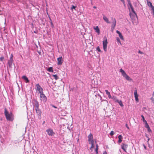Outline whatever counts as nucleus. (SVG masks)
I'll use <instances>...</instances> for the list:
<instances>
[{"mask_svg": "<svg viewBox=\"0 0 154 154\" xmlns=\"http://www.w3.org/2000/svg\"><path fill=\"white\" fill-rule=\"evenodd\" d=\"M129 7L130 8H131V11L133 13H135V12L134 10V8L133 6L132 5V4L129 5Z\"/></svg>", "mask_w": 154, "mask_h": 154, "instance_id": "23", "label": "nucleus"}, {"mask_svg": "<svg viewBox=\"0 0 154 154\" xmlns=\"http://www.w3.org/2000/svg\"><path fill=\"white\" fill-rule=\"evenodd\" d=\"M1 11V10H0V12Z\"/></svg>", "mask_w": 154, "mask_h": 154, "instance_id": "61", "label": "nucleus"}, {"mask_svg": "<svg viewBox=\"0 0 154 154\" xmlns=\"http://www.w3.org/2000/svg\"><path fill=\"white\" fill-rule=\"evenodd\" d=\"M103 154H107V153L106 152H104V153H103Z\"/></svg>", "mask_w": 154, "mask_h": 154, "instance_id": "53", "label": "nucleus"}, {"mask_svg": "<svg viewBox=\"0 0 154 154\" xmlns=\"http://www.w3.org/2000/svg\"><path fill=\"white\" fill-rule=\"evenodd\" d=\"M37 90L38 89V84H37L36 85Z\"/></svg>", "mask_w": 154, "mask_h": 154, "instance_id": "51", "label": "nucleus"}, {"mask_svg": "<svg viewBox=\"0 0 154 154\" xmlns=\"http://www.w3.org/2000/svg\"><path fill=\"white\" fill-rule=\"evenodd\" d=\"M152 95H153V96L154 97V92H153V94H152Z\"/></svg>", "mask_w": 154, "mask_h": 154, "instance_id": "56", "label": "nucleus"}, {"mask_svg": "<svg viewBox=\"0 0 154 154\" xmlns=\"http://www.w3.org/2000/svg\"><path fill=\"white\" fill-rule=\"evenodd\" d=\"M135 98L136 101L137 102H138L139 100L138 97H135Z\"/></svg>", "mask_w": 154, "mask_h": 154, "instance_id": "47", "label": "nucleus"}, {"mask_svg": "<svg viewBox=\"0 0 154 154\" xmlns=\"http://www.w3.org/2000/svg\"><path fill=\"white\" fill-rule=\"evenodd\" d=\"M91 1V2L92 1V0H90Z\"/></svg>", "mask_w": 154, "mask_h": 154, "instance_id": "60", "label": "nucleus"}, {"mask_svg": "<svg viewBox=\"0 0 154 154\" xmlns=\"http://www.w3.org/2000/svg\"><path fill=\"white\" fill-rule=\"evenodd\" d=\"M98 96L100 97V100H101V102H102L103 100H102V97L100 95V94L98 95Z\"/></svg>", "mask_w": 154, "mask_h": 154, "instance_id": "45", "label": "nucleus"}, {"mask_svg": "<svg viewBox=\"0 0 154 154\" xmlns=\"http://www.w3.org/2000/svg\"><path fill=\"white\" fill-rule=\"evenodd\" d=\"M41 53L40 52H39V55Z\"/></svg>", "mask_w": 154, "mask_h": 154, "instance_id": "58", "label": "nucleus"}, {"mask_svg": "<svg viewBox=\"0 0 154 154\" xmlns=\"http://www.w3.org/2000/svg\"><path fill=\"white\" fill-rule=\"evenodd\" d=\"M115 27L111 26V29L112 32H113V30H114V29H115Z\"/></svg>", "mask_w": 154, "mask_h": 154, "instance_id": "41", "label": "nucleus"}, {"mask_svg": "<svg viewBox=\"0 0 154 154\" xmlns=\"http://www.w3.org/2000/svg\"><path fill=\"white\" fill-rule=\"evenodd\" d=\"M151 8V14H154V7L153 6L152 7H150Z\"/></svg>", "mask_w": 154, "mask_h": 154, "instance_id": "31", "label": "nucleus"}, {"mask_svg": "<svg viewBox=\"0 0 154 154\" xmlns=\"http://www.w3.org/2000/svg\"><path fill=\"white\" fill-rule=\"evenodd\" d=\"M50 23L51 24V27H52V28H54V26L53 24V23H52V22H50Z\"/></svg>", "mask_w": 154, "mask_h": 154, "instance_id": "36", "label": "nucleus"}, {"mask_svg": "<svg viewBox=\"0 0 154 154\" xmlns=\"http://www.w3.org/2000/svg\"><path fill=\"white\" fill-rule=\"evenodd\" d=\"M121 0V1L122 2H124V1H124V0Z\"/></svg>", "mask_w": 154, "mask_h": 154, "instance_id": "55", "label": "nucleus"}, {"mask_svg": "<svg viewBox=\"0 0 154 154\" xmlns=\"http://www.w3.org/2000/svg\"><path fill=\"white\" fill-rule=\"evenodd\" d=\"M94 29H95L96 32L99 34L100 33V30L99 28L97 26L96 27H94Z\"/></svg>", "mask_w": 154, "mask_h": 154, "instance_id": "19", "label": "nucleus"}, {"mask_svg": "<svg viewBox=\"0 0 154 154\" xmlns=\"http://www.w3.org/2000/svg\"><path fill=\"white\" fill-rule=\"evenodd\" d=\"M116 32L119 34V37L120 38L122 39V40H123L124 39V38H123V36L122 35V33H121V32L118 31V30H116Z\"/></svg>", "mask_w": 154, "mask_h": 154, "instance_id": "16", "label": "nucleus"}, {"mask_svg": "<svg viewBox=\"0 0 154 154\" xmlns=\"http://www.w3.org/2000/svg\"><path fill=\"white\" fill-rule=\"evenodd\" d=\"M52 76L56 80L59 79V78L57 76V75H53Z\"/></svg>", "mask_w": 154, "mask_h": 154, "instance_id": "28", "label": "nucleus"}, {"mask_svg": "<svg viewBox=\"0 0 154 154\" xmlns=\"http://www.w3.org/2000/svg\"><path fill=\"white\" fill-rule=\"evenodd\" d=\"M138 53L141 54H144L143 52L140 51V50H139V51H138Z\"/></svg>", "mask_w": 154, "mask_h": 154, "instance_id": "44", "label": "nucleus"}, {"mask_svg": "<svg viewBox=\"0 0 154 154\" xmlns=\"http://www.w3.org/2000/svg\"><path fill=\"white\" fill-rule=\"evenodd\" d=\"M150 99L151 100H152V103H153L154 104V98L153 97H152L151 98H150Z\"/></svg>", "mask_w": 154, "mask_h": 154, "instance_id": "42", "label": "nucleus"}, {"mask_svg": "<svg viewBox=\"0 0 154 154\" xmlns=\"http://www.w3.org/2000/svg\"><path fill=\"white\" fill-rule=\"evenodd\" d=\"M120 71L122 73V76H123L125 74H126V73L125 72V71L123 70L122 69H120Z\"/></svg>", "mask_w": 154, "mask_h": 154, "instance_id": "25", "label": "nucleus"}, {"mask_svg": "<svg viewBox=\"0 0 154 154\" xmlns=\"http://www.w3.org/2000/svg\"><path fill=\"white\" fill-rule=\"evenodd\" d=\"M39 114H40V110H39Z\"/></svg>", "mask_w": 154, "mask_h": 154, "instance_id": "59", "label": "nucleus"}, {"mask_svg": "<svg viewBox=\"0 0 154 154\" xmlns=\"http://www.w3.org/2000/svg\"><path fill=\"white\" fill-rule=\"evenodd\" d=\"M103 19L105 22L107 23H110V22L109 21L108 18L105 16L104 14H103Z\"/></svg>", "mask_w": 154, "mask_h": 154, "instance_id": "15", "label": "nucleus"}, {"mask_svg": "<svg viewBox=\"0 0 154 154\" xmlns=\"http://www.w3.org/2000/svg\"><path fill=\"white\" fill-rule=\"evenodd\" d=\"M45 123V122L44 121L43 122L42 124L43 125L44 123Z\"/></svg>", "mask_w": 154, "mask_h": 154, "instance_id": "54", "label": "nucleus"}, {"mask_svg": "<svg viewBox=\"0 0 154 154\" xmlns=\"http://www.w3.org/2000/svg\"><path fill=\"white\" fill-rule=\"evenodd\" d=\"M143 146L144 147V148L145 149H146V146H145V145L144 144H143Z\"/></svg>", "mask_w": 154, "mask_h": 154, "instance_id": "50", "label": "nucleus"}, {"mask_svg": "<svg viewBox=\"0 0 154 154\" xmlns=\"http://www.w3.org/2000/svg\"><path fill=\"white\" fill-rule=\"evenodd\" d=\"M88 141L89 142H91L92 140H94L93 137V135L91 134V133H90V134L88 136Z\"/></svg>", "mask_w": 154, "mask_h": 154, "instance_id": "10", "label": "nucleus"}, {"mask_svg": "<svg viewBox=\"0 0 154 154\" xmlns=\"http://www.w3.org/2000/svg\"><path fill=\"white\" fill-rule=\"evenodd\" d=\"M51 106H52V107L55 108H57V107L55 106L54 105H52Z\"/></svg>", "mask_w": 154, "mask_h": 154, "instance_id": "49", "label": "nucleus"}, {"mask_svg": "<svg viewBox=\"0 0 154 154\" xmlns=\"http://www.w3.org/2000/svg\"><path fill=\"white\" fill-rule=\"evenodd\" d=\"M89 143L90 144H91V146L90 148V149H91V148H94V141L92 140L91 142H89Z\"/></svg>", "mask_w": 154, "mask_h": 154, "instance_id": "21", "label": "nucleus"}, {"mask_svg": "<svg viewBox=\"0 0 154 154\" xmlns=\"http://www.w3.org/2000/svg\"><path fill=\"white\" fill-rule=\"evenodd\" d=\"M103 39V48L104 51H107V47L108 43L106 37H104Z\"/></svg>", "mask_w": 154, "mask_h": 154, "instance_id": "3", "label": "nucleus"}, {"mask_svg": "<svg viewBox=\"0 0 154 154\" xmlns=\"http://www.w3.org/2000/svg\"><path fill=\"white\" fill-rule=\"evenodd\" d=\"M123 77L125 78L126 80L129 81H132V79H131L128 75L126 73L124 75Z\"/></svg>", "mask_w": 154, "mask_h": 154, "instance_id": "12", "label": "nucleus"}, {"mask_svg": "<svg viewBox=\"0 0 154 154\" xmlns=\"http://www.w3.org/2000/svg\"><path fill=\"white\" fill-rule=\"evenodd\" d=\"M122 2L123 3L124 5V6L125 7H126V4H125V1Z\"/></svg>", "mask_w": 154, "mask_h": 154, "instance_id": "48", "label": "nucleus"}, {"mask_svg": "<svg viewBox=\"0 0 154 154\" xmlns=\"http://www.w3.org/2000/svg\"><path fill=\"white\" fill-rule=\"evenodd\" d=\"M49 20H50V22H52V20L51 19V18L50 17H49Z\"/></svg>", "mask_w": 154, "mask_h": 154, "instance_id": "52", "label": "nucleus"}, {"mask_svg": "<svg viewBox=\"0 0 154 154\" xmlns=\"http://www.w3.org/2000/svg\"><path fill=\"white\" fill-rule=\"evenodd\" d=\"M128 145L126 143H122V144L121 145V148L124 150V151L126 152V149L128 147Z\"/></svg>", "mask_w": 154, "mask_h": 154, "instance_id": "7", "label": "nucleus"}, {"mask_svg": "<svg viewBox=\"0 0 154 154\" xmlns=\"http://www.w3.org/2000/svg\"><path fill=\"white\" fill-rule=\"evenodd\" d=\"M4 114L7 121L12 122L14 120V115L12 112H9L6 108H5Z\"/></svg>", "mask_w": 154, "mask_h": 154, "instance_id": "1", "label": "nucleus"}, {"mask_svg": "<svg viewBox=\"0 0 154 154\" xmlns=\"http://www.w3.org/2000/svg\"><path fill=\"white\" fill-rule=\"evenodd\" d=\"M47 70L48 71L50 72H53V70L52 67H51L48 68L47 69Z\"/></svg>", "mask_w": 154, "mask_h": 154, "instance_id": "24", "label": "nucleus"}, {"mask_svg": "<svg viewBox=\"0 0 154 154\" xmlns=\"http://www.w3.org/2000/svg\"><path fill=\"white\" fill-rule=\"evenodd\" d=\"M76 7V6H74L73 5H72L71 7L70 8V9L71 10L73 11V9H74L75 10H76L75 8Z\"/></svg>", "mask_w": 154, "mask_h": 154, "instance_id": "27", "label": "nucleus"}, {"mask_svg": "<svg viewBox=\"0 0 154 154\" xmlns=\"http://www.w3.org/2000/svg\"><path fill=\"white\" fill-rule=\"evenodd\" d=\"M145 123V127L147 128L149 127V125L148 124L147 122H146Z\"/></svg>", "mask_w": 154, "mask_h": 154, "instance_id": "34", "label": "nucleus"}, {"mask_svg": "<svg viewBox=\"0 0 154 154\" xmlns=\"http://www.w3.org/2000/svg\"><path fill=\"white\" fill-rule=\"evenodd\" d=\"M22 78L26 81V83H28L29 82L28 78L26 76H23L22 77Z\"/></svg>", "mask_w": 154, "mask_h": 154, "instance_id": "20", "label": "nucleus"}, {"mask_svg": "<svg viewBox=\"0 0 154 154\" xmlns=\"http://www.w3.org/2000/svg\"><path fill=\"white\" fill-rule=\"evenodd\" d=\"M4 59V57H0V61H3Z\"/></svg>", "mask_w": 154, "mask_h": 154, "instance_id": "37", "label": "nucleus"}, {"mask_svg": "<svg viewBox=\"0 0 154 154\" xmlns=\"http://www.w3.org/2000/svg\"><path fill=\"white\" fill-rule=\"evenodd\" d=\"M46 132L50 136H52L54 135L55 133L54 132L53 130L51 129H48L46 130Z\"/></svg>", "mask_w": 154, "mask_h": 154, "instance_id": "6", "label": "nucleus"}, {"mask_svg": "<svg viewBox=\"0 0 154 154\" xmlns=\"http://www.w3.org/2000/svg\"><path fill=\"white\" fill-rule=\"evenodd\" d=\"M36 103L34 106V109H35L36 112L37 114L38 112V104L37 102H36Z\"/></svg>", "mask_w": 154, "mask_h": 154, "instance_id": "14", "label": "nucleus"}, {"mask_svg": "<svg viewBox=\"0 0 154 154\" xmlns=\"http://www.w3.org/2000/svg\"><path fill=\"white\" fill-rule=\"evenodd\" d=\"M93 8H96V7H95V6H94V7H93Z\"/></svg>", "mask_w": 154, "mask_h": 154, "instance_id": "57", "label": "nucleus"}, {"mask_svg": "<svg viewBox=\"0 0 154 154\" xmlns=\"http://www.w3.org/2000/svg\"><path fill=\"white\" fill-rule=\"evenodd\" d=\"M45 19L44 18H40L39 20V23H41L40 25L41 26L42 25H44L45 23Z\"/></svg>", "mask_w": 154, "mask_h": 154, "instance_id": "11", "label": "nucleus"}, {"mask_svg": "<svg viewBox=\"0 0 154 154\" xmlns=\"http://www.w3.org/2000/svg\"><path fill=\"white\" fill-rule=\"evenodd\" d=\"M116 40L118 42H119L120 44L121 43V41H120V40L119 39V38H118V37H117V38H116Z\"/></svg>", "mask_w": 154, "mask_h": 154, "instance_id": "40", "label": "nucleus"}, {"mask_svg": "<svg viewBox=\"0 0 154 154\" xmlns=\"http://www.w3.org/2000/svg\"><path fill=\"white\" fill-rule=\"evenodd\" d=\"M147 130H148V131L149 132H152V131L151 130V129H150V127H149L148 128H147Z\"/></svg>", "mask_w": 154, "mask_h": 154, "instance_id": "43", "label": "nucleus"}, {"mask_svg": "<svg viewBox=\"0 0 154 154\" xmlns=\"http://www.w3.org/2000/svg\"><path fill=\"white\" fill-rule=\"evenodd\" d=\"M97 51L99 52H101V51L100 48L99 46H98L97 48Z\"/></svg>", "mask_w": 154, "mask_h": 154, "instance_id": "39", "label": "nucleus"}, {"mask_svg": "<svg viewBox=\"0 0 154 154\" xmlns=\"http://www.w3.org/2000/svg\"><path fill=\"white\" fill-rule=\"evenodd\" d=\"M106 94L108 95V97L110 99L112 98V97L110 95V93L107 90H105Z\"/></svg>", "mask_w": 154, "mask_h": 154, "instance_id": "22", "label": "nucleus"}, {"mask_svg": "<svg viewBox=\"0 0 154 154\" xmlns=\"http://www.w3.org/2000/svg\"><path fill=\"white\" fill-rule=\"evenodd\" d=\"M57 64L58 65H61L63 63V60L62 57H60L57 58Z\"/></svg>", "mask_w": 154, "mask_h": 154, "instance_id": "9", "label": "nucleus"}, {"mask_svg": "<svg viewBox=\"0 0 154 154\" xmlns=\"http://www.w3.org/2000/svg\"><path fill=\"white\" fill-rule=\"evenodd\" d=\"M141 117L142 118L143 121L145 123L147 122V121L145 120L144 117L143 115L141 116Z\"/></svg>", "mask_w": 154, "mask_h": 154, "instance_id": "33", "label": "nucleus"}, {"mask_svg": "<svg viewBox=\"0 0 154 154\" xmlns=\"http://www.w3.org/2000/svg\"><path fill=\"white\" fill-rule=\"evenodd\" d=\"M40 95L41 102L44 103L47 100V97L45 94Z\"/></svg>", "mask_w": 154, "mask_h": 154, "instance_id": "5", "label": "nucleus"}, {"mask_svg": "<svg viewBox=\"0 0 154 154\" xmlns=\"http://www.w3.org/2000/svg\"><path fill=\"white\" fill-rule=\"evenodd\" d=\"M114 132L112 131H111L110 133V135L111 136H112L113 135H114Z\"/></svg>", "mask_w": 154, "mask_h": 154, "instance_id": "35", "label": "nucleus"}, {"mask_svg": "<svg viewBox=\"0 0 154 154\" xmlns=\"http://www.w3.org/2000/svg\"><path fill=\"white\" fill-rule=\"evenodd\" d=\"M125 126L128 129V130H129V129H130L129 128V127L128 126V124H127V123H126L125 124Z\"/></svg>", "mask_w": 154, "mask_h": 154, "instance_id": "46", "label": "nucleus"}, {"mask_svg": "<svg viewBox=\"0 0 154 154\" xmlns=\"http://www.w3.org/2000/svg\"><path fill=\"white\" fill-rule=\"evenodd\" d=\"M146 137L148 138L147 143L148 144H149V141L150 140L149 138L148 137L146 134Z\"/></svg>", "mask_w": 154, "mask_h": 154, "instance_id": "38", "label": "nucleus"}, {"mask_svg": "<svg viewBox=\"0 0 154 154\" xmlns=\"http://www.w3.org/2000/svg\"><path fill=\"white\" fill-rule=\"evenodd\" d=\"M134 97H138V95L137 94V90H135L134 91Z\"/></svg>", "mask_w": 154, "mask_h": 154, "instance_id": "29", "label": "nucleus"}, {"mask_svg": "<svg viewBox=\"0 0 154 154\" xmlns=\"http://www.w3.org/2000/svg\"><path fill=\"white\" fill-rule=\"evenodd\" d=\"M111 19L113 21L112 23V24L111 26L115 27L116 25V21L115 18H113L112 17Z\"/></svg>", "mask_w": 154, "mask_h": 154, "instance_id": "13", "label": "nucleus"}, {"mask_svg": "<svg viewBox=\"0 0 154 154\" xmlns=\"http://www.w3.org/2000/svg\"><path fill=\"white\" fill-rule=\"evenodd\" d=\"M129 15L132 20L134 24L137 25L138 23V18L137 15L135 12V13H131L130 12Z\"/></svg>", "mask_w": 154, "mask_h": 154, "instance_id": "2", "label": "nucleus"}, {"mask_svg": "<svg viewBox=\"0 0 154 154\" xmlns=\"http://www.w3.org/2000/svg\"><path fill=\"white\" fill-rule=\"evenodd\" d=\"M127 0L128 3V9H129V10L130 11V8H129V5L131 4V2L130 0Z\"/></svg>", "mask_w": 154, "mask_h": 154, "instance_id": "30", "label": "nucleus"}, {"mask_svg": "<svg viewBox=\"0 0 154 154\" xmlns=\"http://www.w3.org/2000/svg\"><path fill=\"white\" fill-rule=\"evenodd\" d=\"M96 148L95 149V151L96 152V154H97L98 153V146L97 144H96Z\"/></svg>", "mask_w": 154, "mask_h": 154, "instance_id": "32", "label": "nucleus"}, {"mask_svg": "<svg viewBox=\"0 0 154 154\" xmlns=\"http://www.w3.org/2000/svg\"><path fill=\"white\" fill-rule=\"evenodd\" d=\"M13 55L12 54H11L10 56V59L8 60V65L9 68H12V64L14 61L13 59Z\"/></svg>", "mask_w": 154, "mask_h": 154, "instance_id": "4", "label": "nucleus"}, {"mask_svg": "<svg viewBox=\"0 0 154 154\" xmlns=\"http://www.w3.org/2000/svg\"><path fill=\"white\" fill-rule=\"evenodd\" d=\"M112 98L114 100H115V101L117 103H118L120 106L121 107H123L124 106V105H123L122 102L121 100L119 101V100L118 99H116V97H113Z\"/></svg>", "mask_w": 154, "mask_h": 154, "instance_id": "8", "label": "nucleus"}, {"mask_svg": "<svg viewBox=\"0 0 154 154\" xmlns=\"http://www.w3.org/2000/svg\"><path fill=\"white\" fill-rule=\"evenodd\" d=\"M118 143H119V144L122 141V139L123 138V137L122 135H120L118 136Z\"/></svg>", "mask_w": 154, "mask_h": 154, "instance_id": "18", "label": "nucleus"}, {"mask_svg": "<svg viewBox=\"0 0 154 154\" xmlns=\"http://www.w3.org/2000/svg\"><path fill=\"white\" fill-rule=\"evenodd\" d=\"M147 5L149 6V7H152V6H153V5H152V3L149 1H147Z\"/></svg>", "mask_w": 154, "mask_h": 154, "instance_id": "26", "label": "nucleus"}, {"mask_svg": "<svg viewBox=\"0 0 154 154\" xmlns=\"http://www.w3.org/2000/svg\"><path fill=\"white\" fill-rule=\"evenodd\" d=\"M43 91V88L39 85V93L40 95L44 94Z\"/></svg>", "mask_w": 154, "mask_h": 154, "instance_id": "17", "label": "nucleus"}]
</instances>
